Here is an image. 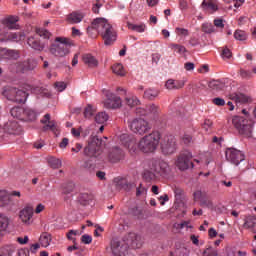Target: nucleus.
<instances>
[{
  "label": "nucleus",
  "mask_w": 256,
  "mask_h": 256,
  "mask_svg": "<svg viewBox=\"0 0 256 256\" xmlns=\"http://www.w3.org/2000/svg\"><path fill=\"white\" fill-rule=\"evenodd\" d=\"M37 35H39V37H44V39H49L51 33L45 29H38Z\"/></svg>",
  "instance_id": "4d7b16f0"
},
{
  "label": "nucleus",
  "mask_w": 256,
  "mask_h": 256,
  "mask_svg": "<svg viewBox=\"0 0 256 256\" xmlns=\"http://www.w3.org/2000/svg\"><path fill=\"white\" fill-rule=\"evenodd\" d=\"M71 45H73V42L68 38L57 37L55 42L50 46V53L54 57H67L71 53Z\"/></svg>",
  "instance_id": "39448f33"
},
{
  "label": "nucleus",
  "mask_w": 256,
  "mask_h": 256,
  "mask_svg": "<svg viewBox=\"0 0 256 256\" xmlns=\"http://www.w3.org/2000/svg\"><path fill=\"white\" fill-rule=\"evenodd\" d=\"M123 157H125V152H123L119 147L112 148L108 154L110 163H119Z\"/></svg>",
  "instance_id": "6ab92c4d"
},
{
  "label": "nucleus",
  "mask_w": 256,
  "mask_h": 256,
  "mask_svg": "<svg viewBox=\"0 0 256 256\" xmlns=\"http://www.w3.org/2000/svg\"><path fill=\"white\" fill-rule=\"evenodd\" d=\"M92 31H96L102 37L104 45H113L117 41V31L105 18L94 19L87 27L88 35H91Z\"/></svg>",
  "instance_id": "f03ea898"
},
{
  "label": "nucleus",
  "mask_w": 256,
  "mask_h": 256,
  "mask_svg": "<svg viewBox=\"0 0 256 256\" xmlns=\"http://www.w3.org/2000/svg\"><path fill=\"white\" fill-rule=\"evenodd\" d=\"M95 113V110L93 109V106L88 105L84 110V116L86 119H91L92 115Z\"/></svg>",
  "instance_id": "603ef678"
},
{
  "label": "nucleus",
  "mask_w": 256,
  "mask_h": 256,
  "mask_svg": "<svg viewBox=\"0 0 256 256\" xmlns=\"http://www.w3.org/2000/svg\"><path fill=\"white\" fill-rule=\"evenodd\" d=\"M37 67V60L35 58H28L22 62H16L9 66L12 73H27V71H33Z\"/></svg>",
  "instance_id": "1a4fd4ad"
},
{
  "label": "nucleus",
  "mask_w": 256,
  "mask_h": 256,
  "mask_svg": "<svg viewBox=\"0 0 256 256\" xmlns=\"http://www.w3.org/2000/svg\"><path fill=\"white\" fill-rule=\"evenodd\" d=\"M221 56L223 57V59H231L233 53H231V50L229 48L225 47L222 49Z\"/></svg>",
  "instance_id": "6e6d98bb"
},
{
  "label": "nucleus",
  "mask_w": 256,
  "mask_h": 256,
  "mask_svg": "<svg viewBox=\"0 0 256 256\" xmlns=\"http://www.w3.org/2000/svg\"><path fill=\"white\" fill-rule=\"evenodd\" d=\"M112 71L116 75H120V77H124V75H125V70L123 69V64H114L112 66Z\"/></svg>",
  "instance_id": "c03bdc74"
},
{
  "label": "nucleus",
  "mask_w": 256,
  "mask_h": 256,
  "mask_svg": "<svg viewBox=\"0 0 256 256\" xmlns=\"http://www.w3.org/2000/svg\"><path fill=\"white\" fill-rule=\"evenodd\" d=\"M171 171L169 164L163 160L151 159L148 162V169L144 170L143 177L146 181L157 179V175H167Z\"/></svg>",
  "instance_id": "20e7f679"
},
{
  "label": "nucleus",
  "mask_w": 256,
  "mask_h": 256,
  "mask_svg": "<svg viewBox=\"0 0 256 256\" xmlns=\"http://www.w3.org/2000/svg\"><path fill=\"white\" fill-rule=\"evenodd\" d=\"M232 123L240 135H244V137H251V135H253V125L255 124L253 119L235 117L233 118Z\"/></svg>",
  "instance_id": "6e6552de"
},
{
  "label": "nucleus",
  "mask_w": 256,
  "mask_h": 256,
  "mask_svg": "<svg viewBox=\"0 0 256 256\" xmlns=\"http://www.w3.org/2000/svg\"><path fill=\"white\" fill-rule=\"evenodd\" d=\"M103 93L106 97V100L104 101V107H106V109H120L123 103L121 97L109 90H104Z\"/></svg>",
  "instance_id": "f8f14e48"
},
{
  "label": "nucleus",
  "mask_w": 256,
  "mask_h": 256,
  "mask_svg": "<svg viewBox=\"0 0 256 256\" xmlns=\"http://www.w3.org/2000/svg\"><path fill=\"white\" fill-rule=\"evenodd\" d=\"M130 130L137 135H145L151 129L149 122L143 118H135L128 122Z\"/></svg>",
  "instance_id": "9d476101"
},
{
  "label": "nucleus",
  "mask_w": 256,
  "mask_h": 256,
  "mask_svg": "<svg viewBox=\"0 0 256 256\" xmlns=\"http://www.w3.org/2000/svg\"><path fill=\"white\" fill-rule=\"evenodd\" d=\"M234 39H236L237 41H246L247 33L243 30H236L234 32Z\"/></svg>",
  "instance_id": "a18cd8bd"
},
{
  "label": "nucleus",
  "mask_w": 256,
  "mask_h": 256,
  "mask_svg": "<svg viewBox=\"0 0 256 256\" xmlns=\"http://www.w3.org/2000/svg\"><path fill=\"white\" fill-rule=\"evenodd\" d=\"M141 195H147V188H145L143 184H140L136 188V197H141Z\"/></svg>",
  "instance_id": "864d4df0"
},
{
  "label": "nucleus",
  "mask_w": 256,
  "mask_h": 256,
  "mask_svg": "<svg viewBox=\"0 0 256 256\" xmlns=\"http://www.w3.org/2000/svg\"><path fill=\"white\" fill-rule=\"evenodd\" d=\"M38 115L39 113H37V111L31 108H24V116L22 118V121H28V122L37 121Z\"/></svg>",
  "instance_id": "4be33fe9"
},
{
  "label": "nucleus",
  "mask_w": 256,
  "mask_h": 256,
  "mask_svg": "<svg viewBox=\"0 0 256 256\" xmlns=\"http://www.w3.org/2000/svg\"><path fill=\"white\" fill-rule=\"evenodd\" d=\"M125 103L128 107H135L139 104V99L136 96L126 97Z\"/></svg>",
  "instance_id": "de8ad7c7"
},
{
  "label": "nucleus",
  "mask_w": 256,
  "mask_h": 256,
  "mask_svg": "<svg viewBox=\"0 0 256 256\" xmlns=\"http://www.w3.org/2000/svg\"><path fill=\"white\" fill-rule=\"evenodd\" d=\"M7 227H9V217L0 213V231H7Z\"/></svg>",
  "instance_id": "58836bf2"
},
{
  "label": "nucleus",
  "mask_w": 256,
  "mask_h": 256,
  "mask_svg": "<svg viewBox=\"0 0 256 256\" xmlns=\"http://www.w3.org/2000/svg\"><path fill=\"white\" fill-rule=\"evenodd\" d=\"M167 89H183L185 87V80H173L169 79L167 80L165 84Z\"/></svg>",
  "instance_id": "a878e982"
},
{
  "label": "nucleus",
  "mask_w": 256,
  "mask_h": 256,
  "mask_svg": "<svg viewBox=\"0 0 256 256\" xmlns=\"http://www.w3.org/2000/svg\"><path fill=\"white\" fill-rule=\"evenodd\" d=\"M128 29L131 31H136V33H145V30L147 29V25L141 23V24H133L128 23Z\"/></svg>",
  "instance_id": "473e14b6"
},
{
  "label": "nucleus",
  "mask_w": 256,
  "mask_h": 256,
  "mask_svg": "<svg viewBox=\"0 0 256 256\" xmlns=\"http://www.w3.org/2000/svg\"><path fill=\"white\" fill-rule=\"evenodd\" d=\"M202 9H204V11H208L209 13H215V11H217V9H218L217 1L204 0L202 2Z\"/></svg>",
  "instance_id": "393cba45"
},
{
  "label": "nucleus",
  "mask_w": 256,
  "mask_h": 256,
  "mask_svg": "<svg viewBox=\"0 0 256 256\" xmlns=\"http://www.w3.org/2000/svg\"><path fill=\"white\" fill-rule=\"evenodd\" d=\"M9 133L10 135H19V133H21V127L19 126V124H17V122L10 123Z\"/></svg>",
  "instance_id": "79ce46f5"
},
{
  "label": "nucleus",
  "mask_w": 256,
  "mask_h": 256,
  "mask_svg": "<svg viewBox=\"0 0 256 256\" xmlns=\"http://www.w3.org/2000/svg\"><path fill=\"white\" fill-rule=\"evenodd\" d=\"M67 20L69 23H81L83 21V13L72 12L68 15Z\"/></svg>",
  "instance_id": "2f4dec72"
},
{
  "label": "nucleus",
  "mask_w": 256,
  "mask_h": 256,
  "mask_svg": "<svg viewBox=\"0 0 256 256\" xmlns=\"http://www.w3.org/2000/svg\"><path fill=\"white\" fill-rule=\"evenodd\" d=\"M202 31L203 33L211 34L214 33L215 28L213 27V24L205 23L202 25Z\"/></svg>",
  "instance_id": "3c124183"
},
{
  "label": "nucleus",
  "mask_w": 256,
  "mask_h": 256,
  "mask_svg": "<svg viewBox=\"0 0 256 256\" xmlns=\"http://www.w3.org/2000/svg\"><path fill=\"white\" fill-rule=\"evenodd\" d=\"M122 143L127 147L130 153H155L157 147H159V141H161V134L159 132H152L140 139L137 143L135 138H130L127 135H122Z\"/></svg>",
  "instance_id": "f257e3e1"
},
{
  "label": "nucleus",
  "mask_w": 256,
  "mask_h": 256,
  "mask_svg": "<svg viewBox=\"0 0 256 256\" xmlns=\"http://www.w3.org/2000/svg\"><path fill=\"white\" fill-rule=\"evenodd\" d=\"M32 217H33V208L31 206H26L19 212V218L23 223H29Z\"/></svg>",
  "instance_id": "412c9836"
},
{
  "label": "nucleus",
  "mask_w": 256,
  "mask_h": 256,
  "mask_svg": "<svg viewBox=\"0 0 256 256\" xmlns=\"http://www.w3.org/2000/svg\"><path fill=\"white\" fill-rule=\"evenodd\" d=\"M177 149V140L173 136L165 137L161 142V150L164 155H172Z\"/></svg>",
  "instance_id": "2eb2a0df"
},
{
  "label": "nucleus",
  "mask_w": 256,
  "mask_h": 256,
  "mask_svg": "<svg viewBox=\"0 0 256 256\" xmlns=\"http://www.w3.org/2000/svg\"><path fill=\"white\" fill-rule=\"evenodd\" d=\"M18 256H29V249L24 248L18 250Z\"/></svg>",
  "instance_id": "774afa93"
},
{
  "label": "nucleus",
  "mask_w": 256,
  "mask_h": 256,
  "mask_svg": "<svg viewBox=\"0 0 256 256\" xmlns=\"http://www.w3.org/2000/svg\"><path fill=\"white\" fill-rule=\"evenodd\" d=\"M203 256H219V253L213 247L209 246L203 251Z\"/></svg>",
  "instance_id": "09e8293b"
},
{
  "label": "nucleus",
  "mask_w": 256,
  "mask_h": 256,
  "mask_svg": "<svg viewBox=\"0 0 256 256\" xmlns=\"http://www.w3.org/2000/svg\"><path fill=\"white\" fill-rule=\"evenodd\" d=\"M174 195L177 200H180L181 197L183 196V189L181 188H174Z\"/></svg>",
  "instance_id": "0e129e2a"
},
{
  "label": "nucleus",
  "mask_w": 256,
  "mask_h": 256,
  "mask_svg": "<svg viewBox=\"0 0 256 256\" xmlns=\"http://www.w3.org/2000/svg\"><path fill=\"white\" fill-rule=\"evenodd\" d=\"M109 120V115H107L106 112H100L95 116L96 123H99L100 125L103 123H107Z\"/></svg>",
  "instance_id": "ea45409f"
},
{
  "label": "nucleus",
  "mask_w": 256,
  "mask_h": 256,
  "mask_svg": "<svg viewBox=\"0 0 256 256\" xmlns=\"http://www.w3.org/2000/svg\"><path fill=\"white\" fill-rule=\"evenodd\" d=\"M0 41H2V43L9 41V32L5 30L0 31Z\"/></svg>",
  "instance_id": "bf43d9fd"
},
{
  "label": "nucleus",
  "mask_w": 256,
  "mask_h": 256,
  "mask_svg": "<svg viewBox=\"0 0 256 256\" xmlns=\"http://www.w3.org/2000/svg\"><path fill=\"white\" fill-rule=\"evenodd\" d=\"M25 39V34L23 32H9V41H23Z\"/></svg>",
  "instance_id": "e433bc0d"
},
{
  "label": "nucleus",
  "mask_w": 256,
  "mask_h": 256,
  "mask_svg": "<svg viewBox=\"0 0 256 256\" xmlns=\"http://www.w3.org/2000/svg\"><path fill=\"white\" fill-rule=\"evenodd\" d=\"M143 245L141 236L139 234L130 232L123 237L122 240L114 239L111 241V251L115 256H122L127 253L129 247L132 249H139Z\"/></svg>",
  "instance_id": "7ed1b4c3"
},
{
  "label": "nucleus",
  "mask_w": 256,
  "mask_h": 256,
  "mask_svg": "<svg viewBox=\"0 0 256 256\" xmlns=\"http://www.w3.org/2000/svg\"><path fill=\"white\" fill-rule=\"evenodd\" d=\"M156 97H159V90L157 89H147L144 92V98L149 99L150 101H153V99H156Z\"/></svg>",
  "instance_id": "c9c22d12"
},
{
  "label": "nucleus",
  "mask_w": 256,
  "mask_h": 256,
  "mask_svg": "<svg viewBox=\"0 0 256 256\" xmlns=\"http://www.w3.org/2000/svg\"><path fill=\"white\" fill-rule=\"evenodd\" d=\"M208 87L212 91L219 92V91H223V89H225V84L219 80H212L209 82Z\"/></svg>",
  "instance_id": "c756f323"
},
{
  "label": "nucleus",
  "mask_w": 256,
  "mask_h": 256,
  "mask_svg": "<svg viewBox=\"0 0 256 256\" xmlns=\"http://www.w3.org/2000/svg\"><path fill=\"white\" fill-rule=\"evenodd\" d=\"M81 241H82V243H85V245H89V244L92 243L93 238H92L91 236L85 234V235H83V236L81 237Z\"/></svg>",
  "instance_id": "e2e57ef3"
},
{
  "label": "nucleus",
  "mask_w": 256,
  "mask_h": 256,
  "mask_svg": "<svg viewBox=\"0 0 256 256\" xmlns=\"http://www.w3.org/2000/svg\"><path fill=\"white\" fill-rule=\"evenodd\" d=\"M40 123L45 125L43 127V131H53L54 135H57L59 133V128L57 127V123L55 121H51V114H46L43 119L40 120Z\"/></svg>",
  "instance_id": "f3484780"
},
{
  "label": "nucleus",
  "mask_w": 256,
  "mask_h": 256,
  "mask_svg": "<svg viewBox=\"0 0 256 256\" xmlns=\"http://www.w3.org/2000/svg\"><path fill=\"white\" fill-rule=\"evenodd\" d=\"M13 197H21V192L12 191L10 194L5 190H0V207H7V209H11L15 207V200Z\"/></svg>",
  "instance_id": "9b49d317"
},
{
  "label": "nucleus",
  "mask_w": 256,
  "mask_h": 256,
  "mask_svg": "<svg viewBox=\"0 0 256 256\" xmlns=\"http://www.w3.org/2000/svg\"><path fill=\"white\" fill-rule=\"evenodd\" d=\"M225 155L227 161L232 163V165H239V163L245 161V154L235 148H227Z\"/></svg>",
  "instance_id": "4468645a"
},
{
  "label": "nucleus",
  "mask_w": 256,
  "mask_h": 256,
  "mask_svg": "<svg viewBox=\"0 0 256 256\" xmlns=\"http://www.w3.org/2000/svg\"><path fill=\"white\" fill-rule=\"evenodd\" d=\"M232 101H234L236 104L239 103L240 105H243V103H249L251 98L249 96L243 94V93H234L231 95Z\"/></svg>",
  "instance_id": "bb28decb"
},
{
  "label": "nucleus",
  "mask_w": 256,
  "mask_h": 256,
  "mask_svg": "<svg viewBox=\"0 0 256 256\" xmlns=\"http://www.w3.org/2000/svg\"><path fill=\"white\" fill-rule=\"evenodd\" d=\"M17 21H19V17L9 16L6 18V26L8 29H17Z\"/></svg>",
  "instance_id": "4c0bfd02"
},
{
  "label": "nucleus",
  "mask_w": 256,
  "mask_h": 256,
  "mask_svg": "<svg viewBox=\"0 0 256 256\" xmlns=\"http://www.w3.org/2000/svg\"><path fill=\"white\" fill-rule=\"evenodd\" d=\"M176 35H182V37H187L189 35V30L185 28H176Z\"/></svg>",
  "instance_id": "680f3d73"
},
{
  "label": "nucleus",
  "mask_w": 256,
  "mask_h": 256,
  "mask_svg": "<svg viewBox=\"0 0 256 256\" xmlns=\"http://www.w3.org/2000/svg\"><path fill=\"white\" fill-rule=\"evenodd\" d=\"M244 229H250L252 233H256V217L246 216L243 224Z\"/></svg>",
  "instance_id": "b1692460"
},
{
  "label": "nucleus",
  "mask_w": 256,
  "mask_h": 256,
  "mask_svg": "<svg viewBox=\"0 0 256 256\" xmlns=\"http://www.w3.org/2000/svg\"><path fill=\"white\" fill-rule=\"evenodd\" d=\"M27 44L29 45V47L34 49V51H43V49H45V45L41 43L39 38L29 37Z\"/></svg>",
  "instance_id": "5701e85b"
},
{
  "label": "nucleus",
  "mask_w": 256,
  "mask_h": 256,
  "mask_svg": "<svg viewBox=\"0 0 256 256\" xmlns=\"http://www.w3.org/2000/svg\"><path fill=\"white\" fill-rule=\"evenodd\" d=\"M176 166L180 171H186L189 167H193L191 162V154L189 152L180 154L176 160Z\"/></svg>",
  "instance_id": "dca6fc26"
},
{
  "label": "nucleus",
  "mask_w": 256,
  "mask_h": 256,
  "mask_svg": "<svg viewBox=\"0 0 256 256\" xmlns=\"http://www.w3.org/2000/svg\"><path fill=\"white\" fill-rule=\"evenodd\" d=\"M194 201H199L201 207H206L207 209H210V211H215L216 209L213 200L209 199L207 193L201 190L194 192Z\"/></svg>",
  "instance_id": "ddd939ff"
},
{
  "label": "nucleus",
  "mask_w": 256,
  "mask_h": 256,
  "mask_svg": "<svg viewBox=\"0 0 256 256\" xmlns=\"http://www.w3.org/2000/svg\"><path fill=\"white\" fill-rule=\"evenodd\" d=\"M146 111L147 112H143L141 113V115H153L154 117H157L159 115V113H161V109H159L158 106H156L155 104H151L149 106H146Z\"/></svg>",
  "instance_id": "7c9ffc66"
},
{
  "label": "nucleus",
  "mask_w": 256,
  "mask_h": 256,
  "mask_svg": "<svg viewBox=\"0 0 256 256\" xmlns=\"http://www.w3.org/2000/svg\"><path fill=\"white\" fill-rule=\"evenodd\" d=\"M24 113L25 108L19 106L13 107L10 110V115H12L14 119H19V121H23Z\"/></svg>",
  "instance_id": "cd10ccee"
},
{
  "label": "nucleus",
  "mask_w": 256,
  "mask_h": 256,
  "mask_svg": "<svg viewBox=\"0 0 256 256\" xmlns=\"http://www.w3.org/2000/svg\"><path fill=\"white\" fill-rule=\"evenodd\" d=\"M71 134L73 135V137H81V128H72Z\"/></svg>",
  "instance_id": "338daca9"
},
{
  "label": "nucleus",
  "mask_w": 256,
  "mask_h": 256,
  "mask_svg": "<svg viewBox=\"0 0 256 256\" xmlns=\"http://www.w3.org/2000/svg\"><path fill=\"white\" fill-rule=\"evenodd\" d=\"M48 164L50 165V167L52 169H60L62 162L60 159L56 158V157H50L48 159Z\"/></svg>",
  "instance_id": "a19ab883"
},
{
  "label": "nucleus",
  "mask_w": 256,
  "mask_h": 256,
  "mask_svg": "<svg viewBox=\"0 0 256 256\" xmlns=\"http://www.w3.org/2000/svg\"><path fill=\"white\" fill-rule=\"evenodd\" d=\"M2 95L13 103H25L29 94L15 86H5L2 90Z\"/></svg>",
  "instance_id": "0eeeda50"
},
{
  "label": "nucleus",
  "mask_w": 256,
  "mask_h": 256,
  "mask_svg": "<svg viewBox=\"0 0 256 256\" xmlns=\"http://www.w3.org/2000/svg\"><path fill=\"white\" fill-rule=\"evenodd\" d=\"M212 127H213V121H211L210 119H205L204 123L202 124V128L204 129V131L209 132L211 131Z\"/></svg>",
  "instance_id": "5fc2aeb1"
},
{
  "label": "nucleus",
  "mask_w": 256,
  "mask_h": 256,
  "mask_svg": "<svg viewBox=\"0 0 256 256\" xmlns=\"http://www.w3.org/2000/svg\"><path fill=\"white\" fill-rule=\"evenodd\" d=\"M82 60L85 65H88L89 67H97V65H99V62L97 59H95V56L91 54H84Z\"/></svg>",
  "instance_id": "c85d7f7f"
},
{
  "label": "nucleus",
  "mask_w": 256,
  "mask_h": 256,
  "mask_svg": "<svg viewBox=\"0 0 256 256\" xmlns=\"http://www.w3.org/2000/svg\"><path fill=\"white\" fill-rule=\"evenodd\" d=\"M93 201V196L89 194H81L80 203L81 205H90Z\"/></svg>",
  "instance_id": "49530a36"
},
{
  "label": "nucleus",
  "mask_w": 256,
  "mask_h": 256,
  "mask_svg": "<svg viewBox=\"0 0 256 256\" xmlns=\"http://www.w3.org/2000/svg\"><path fill=\"white\" fill-rule=\"evenodd\" d=\"M103 147H105V141L99 138V136H93L90 138L88 145L84 148V155H86V157H94V159H97L101 157Z\"/></svg>",
  "instance_id": "423d86ee"
},
{
  "label": "nucleus",
  "mask_w": 256,
  "mask_h": 256,
  "mask_svg": "<svg viewBox=\"0 0 256 256\" xmlns=\"http://www.w3.org/2000/svg\"><path fill=\"white\" fill-rule=\"evenodd\" d=\"M114 183L116 185V189L119 191H121V189L124 191H131L133 187H135L134 183L127 181L125 178H115Z\"/></svg>",
  "instance_id": "aec40b11"
},
{
  "label": "nucleus",
  "mask_w": 256,
  "mask_h": 256,
  "mask_svg": "<svg viewBox=\"0 0 256 256\" xmlns=\"http://www.w3.org/2000/svg\"><path fill=\"white\" fill-rule=\"evenodd\" d=\"M75 189V184L73 182H68L62 186V192L64 195H69V193H73Z\"/></svg>",
  "instance_id": "37998d69"
},
{
  "label": "nucleus",
  "mask_w": 256,
  "mask_h": 256,
  "mask_svg": "<svg viewBox=\"0 0 256 256\" xmlns=\"http://www.w3.org/2000/svg\"><path fill=\"white\" fill-rule=\"evenodd\" d=\"M132 215L134 217H137V219H143L144 214H143V209L139 208V207H135L132 209L131 211Z\"/></svg>",
  "instance_id": "8fccbe9b"
},
{
  "label": "nucleus",
  "mask_w": 256,
  "mask_h": 256,
  "mask_svg": "<svg viewBox=\"0 0 256 256\" xmlns=\"http://www.w3.org/2000/svg\"><path fill=\"white\" fill-rule=\"evenodd\" d=\"M54 87L57 89V91H65L67 89V84L65 82H56L54 84Z\"/></svg>",
  "instance_id": "052dcab7"
},
{
  "label": "nucleus",
  "mask_w": 256,
  "mask_h": 256,
  "mask_svg": "<svg viewBox=\"0 0 256 256\" xmlns=\"http://www.w3.org/2000/svg\"><path fill=\"white\" fill-rule=\"evenodd\" d=\"M182 141L185 145H189L190 143H193V136L191 134H184L182 137Z\"/></svg>",
  "instance_id": "13d9d810"
},
{
  "label": "nucleus",
  "mask_w": 256,
  "mask_h": 256,
  "mask_svg": "<svg viewBox=\"0 0 256 256\" xmlns=\"http://www.w3.org/2000/svg\"><path fill=\"white\" fill-rule=\"evenodd\" d=\"M40 245L43 247H49L51 243V234L44 232L41 234L40 239H39Z\"/></svg>",
  "instance_id": "f704fd0d"
},
{
  "label": "nucleus",
  "mask_w": 256,
  "mask_h": 256,
  "mask_svg": "<svg viewBox=\"0 0 256 256\" xmlns=\"http://www.w3.org/2000/svg\"><path fill=\"white\" fill-rule=\"evenodd\" d=\"M169 47L172 51L178 53V55H184L185 53H187V48H185V46L183 45L171 43L169 44Z\"/></svg>",
  "instance_id": "72a5a7b5"
},
{
  "label": "nucleus",
  "mask_w": 256,
  "mask_h": 256,
  "mask_svg": "<svg viewBox=\"0 0 256 256\" xmlns=\"http://www.w3.org/2000/svg\"><path fill=\"white\" fill-rule=\"evenodd\" d=\"M21 57V52L19 50L7 49V48H0V59H19Z\"/></svg>",
  "instance_id": "a211bd4d"
},
{
  "label": "nucleus",
  "mask_w": 256,
  "mask_h": 256,
  "mask_svg": "<svg viewBox=\"0 0 256 256\" xmlns=\"http://www.w3.org/2000/svg\"><path fill=\"white\" fill-rule=\"evenodd\" d=\"M213 103L218 107H223V105H225V100L223 98H214Z\"/></svg>",
  "instance_id": "69168bd1"
}]
</instances>
